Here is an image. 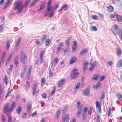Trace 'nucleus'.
Returning a JSON list of instances; mask_svg holds the SVG:
<instances>
[{"instance_id":"nucleus-1","label":"nucleus","mask_w":122,"mask_h":122,"mask_svg":"<svg viewBox=\"0 0 122 122\" xmlns=\"http://www.w3.org/2000/svg\"><path fill=\"white\" fill-rule=\"evenodd\" d=\"M111 30L115 35H118V36L122 41V29H120L117 25H115L111 27Z\"/></svg>"},{"instance_id":"nucleus-2","label":"nucleus","mask_w":122,"mask_h":122,"mask_svg":"<svg viewBox=\"0 0 122 122\" xmlns=\"http://www.w3.org/2000/svg\"><path fill=\"white\" fill-rule=\"evenodd\" d=\"M9 104V103L7 102L3 107V112L7 116H8L10 114L11 112L15 108V103L13 102L12 103L9 109L8 108Z\"/></svg>"},{"instance_id":"nucleus-3","label":"nucleus","mask_w":122,"mask_h":122,"mask_svg":"<svg viewBox=\"0 0 122 122\" xmlns=\"http://www.w3.org/2000/svg\"><path fill=\"white\" fill-rule=\"evenodd\" d=\"M15 5L14 9L17 10L19 13H20L24 8L23 5V2L20 0L15 1L14 3Z\"/></svg>"},{"instance_id":"nucleus-4","label":"nucleus","mask_w":122,"mask_h":122,"mask_svg":"<svg viewBox=\"0 0 122 122\" xmlns=\"http://www.w3.org/2000/svg\"><path fill=\"white\" fill-rule=\"evenodd\" d=\"M77 70L76 69H74L72 71L71 76V79H75L78 77L79 75V73L76 72Z\"/></svg>"},{"instance_id":"nucleus-5","label":"nucleus","mask_w":122,"mask_h":122,"mask_svg":"<svg viewBox=\"0 0 122 122\" xmlns=\"http://www.w3.org/2000/svg\"><path fill=\"white\" fill-rule=\"evenodd\" d=\"M20 55V62L24 64L25 63V60L27 59V56L25 54H24V52L21 51Z\"/></svg>"},{"instance_id":"nucleus-6","label":"nucleus","mask_w":122,"mask_h":122,"mask_svg":"<svg viewBox=\"0 0 122 122\" xmlns=\"http://www.w3.org/2000/svg\"><path fill=\"white\" fill-rule=\"evenodd\" d=\"M69 117V114H66L65 116H63L62 118V122H68Z\"/></svg>"},{"instance_id":"nucleus-7","label":"nucleus","mask_w":122,"mask_h":122,"mask_svg":"<svg viewBox=\"0 0 122 122\" xmlns=\"http://www.w3.org/2000/svg\"><path fill=\"white\" fill-rule=\"evenodd\" d=\"M52 0H48L47 2V10L48 11H51L52 8L51 7V3L52 2Z\"/></svg>"},{"instance_id":"nucleus-8","label":"nucleus","mask_w":122,"mask_h":122,"mask_svg":"<svg viewBox=\"0 0 122 122\" xmlns=\"http://www.w3.org/2000/svg\"><path fill=\"white\" fill-rule=\"evenodd\" d=\"M63 42H61L58 45V47H57V50L56 53L57 54H58L61 51V49L62 48L63 45Z\"/></svg>"},{"instance_id":"nucleus-9","label":"nucleus","mask_w":122,"mask_h":122,"mask_svg":"<svg viewBox=\"0 0 122 122\" xmlns=\"http://www.w3.org/2000/svg\"><path fill=\"white\" fill-rule=\"evenodd\" d=\"M78 60L77 58L75 56L72 57L69 61V64L71 65L74 63L76 62Z\"/></svg>"},{"instance_id":"nucleus-10","label":"nucleus","mask_w":122,"mask_h":122,"mask_svg":"<svg viewBox=\"0 0 122 122\" xmlns=\"http://www.w3.org/2000/svg\"><path fill=\"white\" fill-rule=\"evenodd\" d=\"M116 19L117 21L119 23L122 22V16L119 15H116Z\"/></svg>"},{"instance_id":"nucleus-11","label":"nucleus","mask_w":122,"mask_h":122,"mask_svg":"<svg viewBox=\"0 0 122 122\" xmlns=\"http://www.w3.org/2000/svg\"><path fill=\"white\" fill-rule=\"evenodd\" d=\"M37 87V83H34L33 86V91L32 94L33 95H34L35 94Z\"/></svg>"},{"instance_id":"nucleus-12","label":"nucleus","mask_w":122,"mask_h":122,"mask_svg":"<svg viewBox=\"0 0 122 122\" xmlns=\"http://www.w3.org/2000/svg\"><path fill=\"white\" fill-rule=\"evenodd\" d=\"M66 81L65 79H62L60 80L58 82V86L59 87L64 84V82Z\"/></svg>"},{"instance_id":"nucleus-13","label":"nucleus","mask_w":122,"mask_h":122,"mask_svg":"<svg viewBox=\"0 0 122 122\" xmlns=\"http://www.w3.org/2000/svg\"><path fill=\"white\" fill-rule=\"evenodd\" d=\"M107 11L109 12H112L114 10L113 7L111 5H109V6H107Z\"/></svg>"},{"instance_id":"nucleus-14","label":"nucleus","mask_w":122,"mask_h":122,"mask_svg":"<svg viewBox=\"0 0 122 122\" xmlns=\"http://www.w3.org/2000/svg\"><path fill=\"white\" fill-rule=\"evenodd\" d=\"M89 90L87 89H85L83 91V95L88 96L90 94Z\"/></svg>"},{"instance_id":"nucleus-15","label":"nucleus","mask_w":122,"mask_h":122,"mask_svg":"<svg viewBox=\"0 0 122 122\" xmlns=\"http://www.w3.org/2000/svg\"><path fill=\"white\" fill-rule=\"evenodd\" d=\"M30 82L28 81H27L25 85V89L28 91L30 89Z\"/></svg>"},{"instance_id":"nucleus-16","label":"nucleus","mask_w":122,"mask_h":122,"mask_svg":"<svg viewBox=\"0 0 122 122\" xmlns=\"http://www.w3.org/2000/svg\"><path fill=\"white\" fill-rule=\"evenodd\" d=\"M116 66L119 68L122 67V59L118 61L116 64Z\"/></svg>"},{"instance_id":"nucleus-17","label":"nucleus","mask_w":122,"mask_h":122,"mask_svg":"<svg viewBox=\"0 0 122 122\" xmlns=\"http://www.w3.org/2000/svg\"><path fill=\"white\" fill-rule=\"evenodd\" d=\"M116 52L117 55L119 56H120L122 54L121 50L119 48L117 47L116 49Z\"/></svg>"},{"instance_id":"nucleus-18","label":"nucleus","mask_w":122,"mask_h":122,"mask_svg":"<svg viewBox=\"0 0 122 122\" xmlns=\"http://www.w3.org/2000/svg\"><path fill=\"white\" fill-rule=\"evenodd\" d=\"M77 46V43L76 41H74L72 44V50L73 51L75 50L76 47Z\"/></svg>"},{"instance_id":"nucleus-19","label":"nucleus","mask_w":122,"mask_h":122,"mask_svg":"<svg viewBox=\"0 0 122 122\" xmlns=\"http://www.w3.org/2000/svg\"><path fill=\"white\" fill-rule=\"evenodd\" d=\"M88 49H86L83 50L80 53V55H82L88 52Z\"/></svg>"},{"instance_id":"nucleus-20","label":"nucleus","mask_w":122,"mask_h":122,"mask_svg":"<svg viewBox=\"0 0 122 122\" xmlns=\"http://www.w3.org/2000/svg\"><path fill=\"white\" fill-rule=\"evenodd\" d=\"M116 96L121 101H122V96L121 93H118L116 94Z\"/></svg>"},{"instance_id":"nucleus-21","label":"nucleus","mask_w":122,"mask_h":122,"mask_svg":"<svg viewBox=\"0 0 122 122\" xmlns=\"http://www.w3.org/2000/svg\"><path fill=\"white\" fill-rule=\"evenodd\" d=\"M68 5L66 4H64L60 8V10H62L63 9L65 10L68 9Z\"/></svg>"},{"instance_id":"nucleus-22","label":"nucleus","mask_w":122,"mask_h":122,"mask_svg":"<svg viewBox=\"0 0 122 122\" xmlns=\"http://www.w3.org/2000/svg\"><path fill=\"white\" fill-rule=\"evenodd\" d=\"M51 40L50 38L47 39L45 42V45L47 46L51 43Z\"/></svg>"},{"instance_id":"nucleus-23","label":"nucleus","mask_w":122,"mask_h":122,"mask_svg":"<svg viewBox=\"0 0 122 122\" xmlns=\"http://www.w3.org/2000/svg\"><path fill=\"white\" fill-rule=\"evenodd\" d=\"M58 59L57 57H56L54 58L53 61L52 63H54L55 65H56L58 62Z\"/></svg>"},{"instance_id":"nucleus-24","label":"nucleus","mask_w":122,"mask_h":122,"mask_svg":"<svg viewBox=\"0 0 122 122\" xmlns=\"http://www.w3.org/2000/svg\"><path fill=\"white\" fill-rule=\"evenodd\" d=\"M31 105L30 103H28L27 107V112L29 113L31 112Z\"/></svg>"},{"instance_id":"nucleus-25","label":"nucleus","mask_w":122,"mask_h":122,"mask_svg":"<svg viewBox=\"0 0 122 122\" xmlns=\"http://www.w3.org/2000/svg\"><path fill=\"white\" fill-rule=\"evenodd\" d=\"M46 81V80L44 77H43L41 78V83L42 87L45 84Z\"/></svg>"},{"instance_id":"nucleus-26","label":"nucleus","mask_w":122,"mask_h":122,"mask_svg":"<svg viewBox=\"0 0 122 122\" xmlns=\"http://www.w3.org/2000/svg\"><path fill=\"white\" fill-rule=\"evenodd\" d=\"M78 109L76 115V117L77 118H79V117L82 112V108Z\"/></svg>"},{"instance_id":"nucleus-27","label":"nucleus","mask_w":122,"mask_h":122,"mask_svg":"<svg viewBox=\"0 0 122 122\" xmlns=\"http://www.w3.org/2000/svg\"><path fill=\"white\" fill-rule=\"evenodd\" d=\"M100 75H97L96 74H95L94 75L93 77L92 78L93 79L95 80H98V78L100 77Z\"/></svg>"},{"instance_id":"nucleus-28","label":"nucleus","mask_w":122,"mask_h":122,"mask_svg":"<svg viewBox=\"0 0 122 122\" xmlns=\"http://www.w3.org/2000/svg\"><path fill=\"white\" fill-rule=\"evenodd\" d=\"M96 64V62L95 63L92 64H91V67L89 68V70L90 71H92L94 69Z\"/></svg>"},{"instance_id":"nucleus-29","label":"nucleus","mask_w":122,"mask_h":122,"mask_svg":"<svg viewBox=\"0 0 122 122\" xmlns=\"http://www.w3.org/2000/svg\"><path fill=\"white\" fill-rule=\"evenodd\" d=\"M3 81L4 82L5 84L6 85L7 83V76L5 75L4 76V78H3Z\"/></svg>"},{"instance_id":"nucleus-30","label":"nucleus","mask_w":122,"mask_h":122,"mask_svg":"<svg viewBox=\"0 0 122 122\" xmlns=\"http://www.w3.org/2000/svg\"><path fill=\"white\" fill-rule=\"evenodd\" d=\"M100 85V83L99 82H98L96 85L94 86V87L95 89L99 88Z\"/></svg>"},{"instance_id":"nucleus-31","label":"nucleus","mask_w":122,"mask_h":122,"mask_svg":"<svg viewBox=\"0 0 122 122\" xmlns=\"http://www.w3.org/2000/svg\"><path fill=\"white\" fill-rule=\"evenodd\" d=\"M56 90V87L55 86H54L53 87L52 91L51 93V95L52 96L55 92Z\"/></svg>"},{"instance_id":"nucleus-32","label":"nucleus","mask_w":122,"mask_h":122,"mask_svg":"<svg viewBox=\"0 0 122 122\" xmlns=\"http://www.w3.org/2000/svg\"><path fill=\"white\" fill-rule=\"evenodd\" d=\"M16 111L17 113L19 114L21 112V108L20 106H19L16 109Z\"/></svg>"},{"instance_id":"nucleus-33","label":"nucleus","mask_w":122,"mask_h":122,"mask_svg":"<svg viewBox=\"0 0 122 122\" xmlns=\"http://www.w3.org/2000/svg\"><path fill=\"white\" fill-rule=\"evenodd\" d=\"M93 109V107L92 106H91L90 108V109L88 111V115H90L91 114L92 112V111Z\"/></svg>"},{"instance_id":"nucleus-34","label":"nucleus","mask_w":122,"mask_h":122,"mask_svg":"<svg viewBox=\"0 0 122 122\" xmlns=\"http://www.w3.org/2000/svg\"><path fill=\"white\" fill-rule=\"evenodd\" d=\"M31 0H26V2L25 4L23 6H24V7H26L27 6Z\"/></svg>"},{"instance_id":"nucleus-35","label":"nucleus","mask_w":122,"mask_h":122,"mask_svg":"<svg viewBox=\"0 0 122 122\" xmlns=\"http://www.w3.org/2000/svg\"><path fill=\"white\" fill-rule=\"evenodd\" d=\"M42 3H43V4H41L40 5V6L39 10V11H41L44 7L45 3L44 2H43Z\"/></svg>"},{"instance_id":"nucleus-36","label":"nucleus","mask_w":122,"mask_h":122,"mask_svg":"<svg viewBox=\"0 0 122 122\" xmlns=\"http://www.w3.org/2000/svg\"><path fill=\"white\" fill-rule=\"evenodd\" d=\"M95 104L97 108H98L101 107V105L99 103L98 101H96L95 102Z\"/></svg>"},{"instance_id":"nucleus-37","label":"nucleus","mask_w":122,"mask_h":122,"mask_svg":"<svg viewBox=\"0 0 122 122\" xmlns=\"http://www.w3.org/2000/svg\"><path fill=\"white\" fill-rule=\"evenodd\" d=\"M68 107V106H66L63 108V110H62V114L65 113L66 112Z\"/></svg>"},{"instance_id":"nucleus-38","label":"nucleus","mask_w":122,"mask_h":122,"mask_svg":"<svg viewBox=\"0 0 122 122\" xmlns=\"http://www.w3.org/2000/svg\"><path fill=\"white\" fill-rule=\"evenodd\" d=\"M6 46L7 47V49L9 50V47L10 46V41L9 40H8L6 43Z\"/></svg>"},{"instance_id":"nucleus-39","label":"nucleus","mask_w":122,"mask_h":122,"mask_svg":"<svg viewBox=\"0 0 122 122\" xmlns=\"http://www.w3.org/2000/svg\"><path fill=\"white\" fill-rule=\"evenodd\" d=\"M88 65V64L87 63H86L84 64L83 66V71H84L86 70L87 68Z\"/></svg>"},{"instance_id":"nucleus-40","label":"nucleus","mask_w":122,"mask_h":122,"mask_svg":"<svg viewBox=\"0 0 122 122\" xmlns=\"http://www.w3.org/2000/svg\"><path fill=\"white\" fill-rule=\"evenodd\" d=\"M10 2V0H7V2L5 3V7L4 9L6 8L9 5Z\"/></svg>"},{"instance_id":"nucleus-41","label":"nucleus","mask_w":122,"mask_h":122,"mask_svg":"<svg viewBox=\"0 0 122 122\" xmlns=\"http://www.w3.org/2000/svg\"><path fill=\"white\" fill-rule=\"evenodd\" d=\"M105 96V92L104 91H103L102 92V94L101 95L100 99L101 100H103L104 99Z\"/></svg>"},{"instance_id":"nucleus-42","label":"nucleus","mask_w":122,"mask_h":122,"mask_svg":"<svg viewBox=\"0 0 122 122\" xmlns=\"http://www.w3.org/2000/svg\"><path fill=\"white\" fill-rule=\"evenodd\" d=\"M49 78H52L53 77L54 73L53 72H51V70H50L49 71Z\"/></svg>"},{"instance_id":"nucleus-43","label":"nucleus","mask_w":122,"mask_h":122,"mask_svg":"<svg viewBox=\"0 0 122 122\" xmlns=\"http://www.w3.org/2000/svg\"><path fill=\"white\" fill-rule=\"evenodd\" d=\"M1 121L2 122H5L6 121V118L3 115H2V116Z\"/></svg>"},{"instance_id":"nucleus-44","label":"nucleus","mask_w":122,"mask_h":122,"mask_svg":"<svg viewBox=\"0 0 122 122\" xmlns=\"http://www.w3.org/2000/svg\"><path fill=\"white\" fill-rule=\"evenodd\" d=\"M20 43L16 42L15 48L14 49L15 50H17L18 49V48L19 46V45Z\"/></svg>"},{"instance_id":"nucleus-45","label":"nucleus","mask_w":122,"mask_h":122,"mask_svg":"<svg viewBox=\"0 0 122 122\" xmlns=\"http://www.w3.org/2000/svg\"><path fill=\"white\" fill-rule=\"evenodd\" d=\"M87 110H88L87 108L86 107H85L84 108L83 110V112H82L83 114H86V112H87Z\"/></svg>"},{"instance_id":"nucleus-46","label":"nucleus","mask_w":122,"mask_h":122,"mask_svg":"<svg viewBox=\"0 0 122 122\" xmlns=\"http://www.w3.org/2000/svg\"><path fill=\"white\" fill-rule=\"evenodd\" d=\"M81 104V102L80 101H78L76 103L77 106V108L78 109H81L80 108V105Z\"/></svg>"},{"instance_id":"nucleus-47","label":"nucleus","mask_w":122,"mask_h":122,"mask_svg":"<svg viewBox=\"0 0 122 122\" xmlns=\"http://www.w3.org/2000/svg\"><path fill=\"white\" fill-rule=\"evenodd\" d=\"M60 109H58L56 112V116L57 119H58L59 118V114L60 113Z\"/></svg>"},{"instance_id":"nucleus-48","label":"nucleus","mask_w":122,"mask_h":122,"mask_svg":"<svg viewBox=\"0 0 122 122\" xmlns=\"http://www.w3.org/2000/svg\"><path fill=\"white\" fill-rule=\"evenodd\" d=\"M66 43L67 46H68L69 45L70 41L68 39H67L65 41Z\"/></svg>"},{"instance_id":"nucleus-49","label":"nucleus","mask_w":122,"mask_h":122,"mask_svg":"<svg viewBox=\"0 0 122 122\" xmlns=\"http://www.w3.org/2000/svg\"><path fill=\"white\" fill-rule=\"evenodd\" d=\"M92 17L94 20H96L97 19L98 16L97 15H92Z\"/></svg>"},{"instance_id":"nucleus-50","label":"nucleus","mask_w":122,"mask_h":122,"mask_svg":"<svg viewBox=\"0 0 122 122\" xmlns=\"http://www.w3.org/2000/svg\"><path fill=\"white\" fill-rule=\"evenodd\" d=\"M8 116H9L8 118V122H12L11 116L10 114Z\"/></svg>"},{"instance_id":"nucleus-51","label":"nucleus","mask_w":122,"mask_h":122,"mask_svg":"<svg viewBox=\"0 0 122 122\" xmlns=\"http://www.w3.org/2000/svg\"><path fill=\"white\" fill-rule=\"evenodd\" d=\"M100 117L99 115H97L96 122H100Z\"/></svg>"},{"instance_id":"nucleus-52","label":"nucleus","mask_w":122,"mask_h":122,"mask_svg":"<svg viewBox=\"0 0 122 122\" xmlns=\"http://www.w3.org/2000/svg\"><path fill=\"white\" fill-rule=\"evenodd\" d=\"M3 91V89L1 88V85L0 84V95H1Z\"/></svg>"},{"instance_id":"nucleus-53","label":"nucleus","mask_w":122,"mask_h":122,"mask_svg":"<svg viewBox=\"0 0 122 122\" xmlns=\"http://www.w3.org/2000/svg\"><path fill=\"white\" fill-rule=\"evenodd\" d=\"M4 29V28L3 27V24L0 25V32H2Z\"/></svg>"},{"instance_id":"nucleus-54","label":"nucleus","mask_w":122,"mask_h":122,"mask_svg":"<svg viewBox=\"0 0 122 122\" xmlns=\"http://www.w3.org/2000/svg\"><path fill=\"white\" fill-rule=\"evenodd\" d=\"M105 78V76H101L100 78L99 79V81H102Z\"/></svg>"},{"instance_id":"nucleus-55","label":"nucleus","mask_w":122,"mask_h":122,"mask_svg":"<svg viewBox=\"0 0 122 122\" xmlns=\"http://www.w3.org/2000/svg\"><path fill=\"white\" fill-rule=\"evenodd\" d=\"M42 97L44 98L45 99L47 97V94L45 93H44L42 94Z\"/></svg>"},{"instance_id":"nucleus-56","label":"nucleus","mask_w":122,"mask_h":122,"mask_svg":"<svg viewBox=\"0 0 122 122\" xmlns=\"http://www.w3.org/2000/svg\"><path fill=\"white\" fill-rule=\"evenodd\" d=\"M111 108L110 107L109 108V111L108 113V116H110L111 115Z\"/></svg>"},{"instance_id":"nucleus-57","label":"nucleus","mask_w":122,"mask_h":122,"mask_svg":"<svg viewBox=\"0 0 122 122\" xmlns=\"http://www.w3.org/2000/svg\"><path fill=\"white\" fill-rule=\"evenodd\" d=\"M10 60L7 59L5 64V66H7L9 64L10 62Z\"/></svg>"},{"instance_id":"nucleus-58","label":"nucleus","mask_w":122,"mask_h":122,"mask_svg":"<svg viewBox=\"0 0 122 122\" xmlns=\"http://www.w3.org/2000/svg\"><path fill=\"white\" fill-rule=\"evenodd\" d=\"M32 69V67L31 66H30L29 67V68L28 70V71L29 72V73L30 75V73H31V71Z\"/></svg>"},{"instance_id":"nucleus-59","label":"nucleus","mask_w":122,"mask_h":122,"mask_svg":"<svg viewBox=\"0 0 122 122\" xmlns=\"http://www.w3.org/2000/svg\"><path fill=\"white\" fill-rule=\"evenodd\" d=\"M91 28L92 30L94 31H97V29L96 27L95 26H92L91 27Z\"/></svg>"},{"instance_id":"nucleus-60","label":"nucleus","mask_w":122,"mask_h":122,"mask_svg":"<svg viewBox=\"0 0 122 122\" xmlns=\"http://www.w3.org/2000/svg\"><path fill=\"white\" fill-rule=\"evenodd\" d=\"M44 52L45 51H43L41 52L40 54V57H43V54Z\"/></svg>"},{"instance_id":"nucleus-61","label":"nucleus","mask_w":122,"mask_h":122,"mask_svg":"<svg viewBox=\"0 0 122 122\" xmlns=\"http://www.w3.org/2000/svg\"><path fill=\"white\" fill-rule=\"evenodd\" d=\"M59 3L58 2H57V3L55 5V9H56L57 8L59 7Z\"/></svg>"},{"instance_id":"nucleus-62","label":"nucleus","mask_w":122,"mask_h":122,"mask_svg":"<svg viewBox=\"0 0 122 122\" xmlns=\"http://www.w3.org/2000/svg\"><path fill=\"white\" fill-rule=\"evenodd\" d=\"M46 37V35H43L41 39L42 40V41H43L45 40Z\"/></svg>"},{"instance_id":"nucleus-63","label":"nucleus","mask_w":122,"mask_h":122,"mask_svg":"<svg viewBox=\"0 0 122 122\" xmlns=\"http://www.w3.org/2000/svg\"><path fill=\"white\" fill-rule=\"evenodd\" d=\"M39 59L40 61V63L41 64L43 63L44 61V60L43 59V57H40Z\"/></svg>"},{"instance_id":"nucleus-64","label":"nucleus","mask_w":122,"mask_h":122,"mask_svg":"<svg viewBox=\"0 0 122 122\" xmlns=\"http://www.w3.org/2000/svg\"><path fill=\"white\" fill-rule=\"evenodd\" d=\"M13 65H10L9 68L8 69V70L9 71H12L13 69Z\"/></svg>"}]
</instances>
